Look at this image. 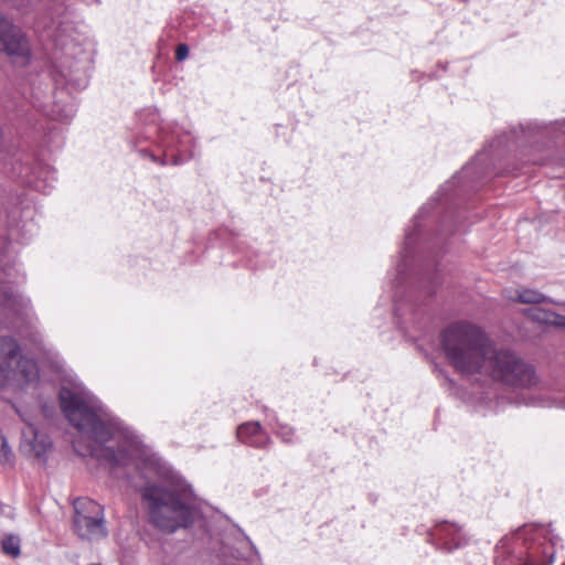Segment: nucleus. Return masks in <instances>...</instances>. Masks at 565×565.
<instances>
[{
  "label": "nucleus",
  "instance_id": "obj_13",
  "mask_svg": "<svg viewBox=\"0 0 565 565\" xmlns=\"http://www.w3.org/2000/svg\"><path fill=\"white\" fill-rule=\"evenodd\" d=\"M436 535L443 541V548L451 552L466 544V539L461 534V529L452 523L444 522L437 525Z\"/></svg>",
  "mask_w": 565,
  "mask_h": 565
},
{
  "label": "nucleus",
  "instance_id": "obj_15",
  "mask_svg": "<svg viewBox=\"0 0 565 565\" xmlns=\"http://www.w3.org/2000/svg\"><path fill=\"white\" fill-rule=\"evenodd\" d=\"M73 519H84L86 516L102 518L104 507L89 498H77L73 501Z\"/></svg>",
  "mask_w": 565,
  "mask_h": 565
},
{
  "label": "nucleus",
  "instance_id": "obj_28",
  "mask_svg": "<svg viewBox=\"0 0 565 565\" xmlns=\"http://www.w3.org/2000/svg\"><path fill=\"white\" fill-rule=\"evenodd\" d=\"M519 539H523V531H520V532L518 533V540H519Z\"/></svg>",
  "mask_w": 565,
  "mask_h": 565
},
{
  "label": "nucleus",
  "instance_id": "obj_5",
  "mask_svg": "<svg viewBox=\"0 0 565 565\" xmlns=\"http://www.w3.org/2000/svg\"><path fill=\"white\" fill-rule=\"evenodd\" d=\"M21 376L26 383L38 377L36 364L21 355L17 340L9 335L0 337V387L11 377Z\"/></svg>",
  "mask_w": 565,
  "mask_h": 565
},
{
  "label": "nucleus",
  "instance_id": "obj_3",
  "mask_svg": "<svg viewBox=\"0 0 565 565\" xmlns=\"http://www.w3.org/2000/svg\"><path fill=\"white\" fill-rule=\"evenodd\" d=\"M143 469L158 477L141 489L151 524L164 533L186 529L201 515L192 503V491L170 466L156 456L143 460Z\"/></svg>",
  "mask_w": 565,
  "mask_h": 565
},
{
  "label": "nucleus",
  "instance_id": "obj_10",
  "mask_svg": "<svg viewBox=\"0 0 565 565\" xmlns=\"http://www.w3.org/2000/svg\"><path fill=\"white\" fill-rule=\"evenodd\" d=\"M73 529L79 539L89 542L103 540L108 535L104 515L73 519Z\"/></svg>",
  "mask_w": 565,
  "mask_h": 565
},
{
  "label": "nucleus",
  "instance_id": "obj_21",
  "mask_svg": "<svg viewBox=\"0 0 565 565\" xmlns=\"http://www.w3.org/2000/svg\"><path fill=\"white\" fill-rule=\"evenodd\" d=\"M12 451L9 447L7 439L0 434V463H7L11 461Z\"/></svg>",
  "mask_w": 565,
  "mask_h": 565
},
{
  "label": "nucleus",
  "instance_id": "obj_17",
  "mask_svg": "<svg viewBox=\"0 0 565 565\" xmlns=\"http://www.w3.org/2000/svg\"><path fill=\"white\" fill-rule=\"evenodd\" d=\"M140 154L142 157H149L153 162H159L157 154L153 152H149L148 150H140ZM192 156V152H189L186 154H183L182 152L179 153H167L164 152L162 160L160 161L161 164H173L179 166L184 162H186Z\"/></svg>",
  "mask_w": 565,
  "mask_h": 565
},
{
  "label": "nucleus",
  "instance_id": "obj_2",
  "mask_svg": "<svg viewBox=\"0 0 565 565\" xmlns=\"http://www.w3.org/2000/svg\"><path fill=\"white\" fill-rule=\"evenodd\" d=\"M58 398L71 425L95 443L92 456L109 465L113 473L135 460L139 451L136 437L100 402L81 387L65 385Z\"/></svg>",
  "mask_w": 565,
  "mask_h": 565
},
{
  "label": "nucleus",
  "instance_id": "obj_20",
  "mask_svg": "<svg viewBox=\"0 0 565 565\" xmlns=\"http://www.w3.org/2000/svg\"><path fill=\"white\" fill-rule=\"evenodd\" d=\"M454 223V214H447L443 217V221H441V224H440V228L438 230V233L436 235V243H439L445 234L450 231V227H452Z\"/></svg>",
  "mask_w": 565,
  "mask_h": 565
},
{
  "label": "nucleus",
  "instance_id": "obj_22",
  "mask_svg": "<svg viewBox=\"0 0 565 565\" xmlns=\"http://www.w3.org/2000/svg\"><path fill=\"white\" fill-rule=\"evenodd\" d=\"M438 273H439V269L436 267L434 274H427L424 277V284H426L425 285V289H426L428 295H431L433 292H435V288L439 284V281H438Z\"/></svg>",
  "mask_w": 565,
  "mask_h": 565
},
{
  "label": "nucleus",
  "instance_id": "obj_4",
  "mask_svg": "<svg viewBox=\"0 0 565 565\" xmlns=\"http://www.w3.org/2000/svg\"><path fill=\"white\" fill-rule=\"evenodd\" d=\"M23 280L14 264H11L6 244L0 242V323L14 328L29 309V300L15 290V285Z\"/></svg>",
  "mask_w": 565,
  "mask_h": 565
},
{
  "label": "nucleus",
  "instance_id": "obj_12",
  "mask_svg": "<svg viewBox=\"0 0 565 565\" xmlns=\"http://www.w3.org/2000/svg\"><path fill=\"white\" fill-rule=\"evenodd\" d=\"M548 546L542 542H532L521 552L520 562L522 565H551L554 562L553 553L547 552Z\"/></svg>",
  "mask_w": 565,
  "mask_h": 565
},
{
  "label": "nucleus",
  "instance_id": "obj_9",
  "mask_svg": "<svg viewBox=\"0 0 565 565\" xmlns=\"http://www.w3.org/2000/svg\"><path fill=\"white\" fill-rule=\"evenodd\" d=\"M53 39L56 50H60L65 56L77 57L82 53V49L71 23L58 21L53 22Z\"/></svg>",
  "mask_w": 565,
  "mask_h": 565
},
{
  "label": "nucleus",
  "instance_id": "obj_25",
  "mask_svg": "<svg viewBox=\"0 0 565 565\" xmlns=\"http://www.w3.org/2000/svg\"><path fill=\"white\" fill-rule=\"evenodd\" d=\"M292 428L284 425V426H280L279 428V436L282 438L284 441H290L291 440V436H292Z\"/></svg>",
  "mask_w": 565,
  "mask_h": 565
},
{
  "label": "nucleus",
  "instance_id": "obj_24",
  "mask_svg": "<svg viewBox=\"0 0 565 565\" xmlns=\"http://www.w3.org/2000/svg\"><path fill=\"white\" fill-rule=\"evenodd\" d=\"M189 55V47L186 44H179L175 51V58L178 61H183Z\"/></svg>",
  "mask_w": 565,
  "mask_h": 565
},
{
  "label": "nucleus",
  "instance_id": "obj_19",
  "mask_svg": "<svg viewBox=\"0 0 565 565\" xmlns=\"http://www.w3.org/2000/svg\"><path fill=\"white\" fill-rule=\"evenodd\" d=\"M524 313L531 318L533 321H536L539 323H546L548 324L551 321V318L553 317V311L545 310L542 308H529L524 310Z\"/></svg>",
  "mask_w": 565,
  "mask_h": 565
},
{
  "label": "nucleus",
  "instance_id": "obj_18",
  "mask_svg": "<svg viewBox=\"0 0 565 565\" xmlns=\"http://www.w3.org/2000/svg\"><path fill=\"white\" fill-rule=\"evenodd\" d=\"M431 206H433V203H428V204L424 205L419 210L418 214L415 216V218H414V228L412 231H408L406 233V235H405V242H404V250H405V253H408V249L411 248V246L415 242V237L417 235V230L420 226L419 220H422L428 213V211L431 209Z\"/></svg>",
  "mask_w": 565,
  "mask_h": 565
},
{
  "label": "nucleus",
  "instance_id": "obj_1",
  "mask_svg": "<svg viewBox=\"0 0 565 565\" xmlns=\"http://www.w3.org/2000/svg\"><path fill=\"white\" fill-rule=\"evenodd\" d=\"M441 348L462 375L486 374L505 385L530 387L536 383L533 366L509 350L495 349L477 327L456 322L440 334Z\"/></svg>",
  "mask_w": 565,
  "mask_h": 565
},
{
  "label": "nucleus",
  "instance_id": "obj_11",
  "mask_svg": "<svg viewBox=\"0 0 565 565\" xmlns=\"http://www.w3.org/2000/svg\"><path fill=\"white\" fill-rule=\"evenodd\" d=\"M237 438L241 443L256 448H264L270 441L258 422H248L238 426Z\"/></svg>",
  "mask_w": 565,
  "mask_h": 565
},
{
  "label": "nucleus",
  "instance_id": "obj_16",
  "mask_svg": "<svg viewBox=\"0 0 565 565\" xmlns=\"http://www.w3.org/2000/svg\"><path fill=\"white\" fill-rule=\"evenodd\" d=\"M507 298L512 301L527 305H540L542 302H553L552 299L535 289L520 288L507 291Z\"/></svg>",
  "mask_w": 565,
  "mask_h": 565
},
{
  "label": "nucleus",
  "instance_id": "obj_6",
  "mask_svg": "<svg viewBox=\"0 0 565 565\" xmlns=\"http://www.w3.org/2000/svg\"><path fill=\"white\" fill-rule=\"evenodd\" d=\"M0 52L14 63L24 65L30 58V45L22 30L0 14Z\"/></svg>",
  "mask_w": 565,
  "mask_h": 565
},
{
  "label": "nucleus",
  "instance_id": "obj_27",
  "mask_svg": "<svg viewBox=\"0 0 565 565\" xmlns=\"http://www.w3.org/2000/svg\"><path fill=\"white\" fill-rule=\"evenodd\" d=\"M460 178L461 177L454 175L451 181H449L445 185H443L441 190H440L443 192V195H446V193L450 190L452 184H455V182L459 181Z\"/></svg>",
  "mask_w": 565,
  "mask_h": 565
},
{
  "label": "nucleus",
  "instance_id": "obj_26",
  "mask_svg": "<svg viewBox=\"0 0 565 565\" xmlns=\"http://www.w3.org/2000/svg\"><path fill=\"white\" fill-rule=\"evenodd\" d=\"M548 324H553V326H557V327H565V317L553 312V317L551 318V321Z\"/></svg>",
  "mask_w": 565,
  "mask_h": 565
},
{
  "label": "nucleus",
  "instance_id": "obj_14",
  "mask_svg": "<svg viewBox=\"0 0 565 565\" xmlns=\"http://www.w3.org/2000/svg\"><path fill=\"white\" fill-rule=\"evenodd\" d=\"M6 166H11V172L13 175L26 179L28 182H32L30 179L31 175H34L35 178H47L51 168L49 166H31L29 161L23 162L20 158H13L10 162H4Z\"/></svg>",
  "mask_w": 565,
  "mask_h": 565
},
{
  "label": "nucleus",
  "instance_id": "obj_7",
  "mask_svg": "<svg viewBox=\"0 0 565 565\" xmlns=\"http://www.w3.org/2000/svg\"><path fill=\"white\" fill-rule=\"evenodd\" d=\"M21 451L29 457H34L40 461H46V452L52 447L50 437L39 430L32 423H26L22 429Z\"/></svg>",
  "mask_w": 565,
  "mask_h": 565
},
{
  "label": "nucleus",
  "instance_id": "obj_23",
  "mask_svg": "<svg viewBox=\"0 0 565 565\" xmlns=\"http://www.w3.org/2000/svg\"><path fill=\"white\" fill-rule=\"evenodd\" d=\"M2 548L6 553L12 556H18L20 554V547L18 543L13 541V539L4 540L2 542Z\"/></svg>",
  "mask_w": 565,
  "mask_h": 565
},
{
  "label": "nucleus",
  "instance_id": "obj_8",
  "mask_svg": "<svg viewBox=\"0 0 565 565\" xmlns=\"http://www.w3.org/2000/svg\"><path fill=\"white\" fill-rule=\"evenodd\" d=\"M218 556L223 559L224 565H245L247 561L252 562V557L257 556V551L248 536L239 533L235 546L228 541L221 543Z\"/></svg>",
  "mask_w": 565,
  "mask_h": 565
}]
</instances>
